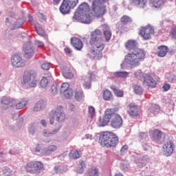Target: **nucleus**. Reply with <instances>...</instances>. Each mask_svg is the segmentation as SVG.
<instances>
[{"mask_svg":"<svg viewBox=\"0 0 176 176\" xmlns=\"http://www.w3.org/2000/svg\"><path fill=\"white\" fill-rule=\"evenodd\" d=\"M102 32L99 29H96L91 33V38L89 44L93 46V49L90 50L88 56L91 58L100 60L102 57V50L105 47V45L102 43Z\"/></svg>","mask_w":176,"mask_h":176,"instance_id":"obj_1","label":"nucleus"},{"mask_svg":"<svg viewBox=\"0 0 176 176\" xmlns=\"http://www.w3.org/2000/svg\"><path fill=\"white\" fill-rule=\"evenodd\" d=\"M145 60V52L144 50L136 48L132 53L126 54L124 57V62L129 64L131 68H135L140 65L141 61Z\"/></svg>","mask_w":176,"mask_h":176,"instance_id":"obj_2","label":"nucleus"},{"mask_svg":"<svg viewBox=\"0 0 176 176\" xmlns=\"http://www.w3.org/2000/svg\"><path fill=\"white\" fill-rule=\"evenodd\" d=\"M99 135V144L104 148H115L119 144V137L114 133H101Z\"/></svg>","mask_w":176,"mask_h":176,"instance_id":"obj_3","label":"nucleus"},{"mask_svg":"<svg viewBox=\"0 0 176 176\" xmlns=\"http://www.w3.org/2000/svg\"><path fill=\"white\" fill-rule=\"evenodd\" d=\"M21 83L27 89H32V87H36V85L38 84L36 72L34 70L25 72L23 76Z\"/></svg>","mask_w":176,"mask_h":176,"instance_id":"obj_4","label":"nucleus"},{"mask_svg":"<svg viewBox=\"0 0 176 176\" xmlns=\"http://www.w3.org/2000/svg\"><path fill=\"white\" fill-rule=\"evenodd\" d=\"M109 0H93L91 10L96 17H102L107 12L105 2Z\"/></svg>","mask_w":176,"mask_h":176,"instance_id":"obj_5","label":"nucleus"},{"mask_svg":"<svg viewBox=\"0 0 176 176\" xmlns=\"http://www.w3.org/2000/svg\"><path fill=\"white\" fill-rule=\"evenodd\" d=\"M59 123L61 122H64L65 120V113H64V108L63 106H58L56 109L52 110L50 113V124H53L54 123V118Z\"/></svg>","mask_w":176,"mask_h":176,"instance_id":"obj_6","label":"nucleus"},{"mask_svg":"<svg viewBox=\"0 0 176 176\" xmlns=\"http://www.w3.org/2000/svg\"><path fill=\"white\" fill-rule=\"evenodd\" d=\"M24 170L30 174H36L38 171L43 169V163L39 161H30L23 166Z\"/></svg>","mask_w":176,"mask_h":176,"instance_id":"obj_7","label":"nucleus"},{"mask_svg":"<svg viewBox=\"0 0 176 176\" xmlns=\"http://www.w3.org/2000/svg\"><path fill=\"white\" fill-rule=\"evenodd\" d=\"M139 35L144 39L149 41L152 38V35H155V28L151 25L141 27L139 31Z\"/></svg>","mask_w":176,"mask_h":176,"instance_id":"obj_8","label":"nucleus"},{"mask_svg":"<svg viewBox=\"0 0 176 176\" xmlns=\"http://www.w3.org/2000/svg\"><path fill=\"white\" fill-rule=\"evenodd\" d=\"M11 63L14 68L25 67V60L19 54H14L11 57Z\"/></svg>","mask_w":176,"mask_h":176,"instance_id":"obj_9","label":"nucleus"},{"mask_svg":"<svg viewBox=\"0 0 176 176\" xmlns=\"http://www.w3.org/2000/svg\"><path fill=\"white\" fill-rule=\"evenodd\" d=\"M90 13V7L87 3H82L78 8L77 11L74 13L73 19H78V16Z\"/></svg>","mask_w":176,"mask_h":176,"instance_id":"obj_10","label":"nucleus"},{"mask_svg":"<svg viewBox=\"0 0 176 176\" xmlns=\"http://www.w3.org/2000/svg\"><path fill=\"white\" fill-rule=\"evenodd\" d=\"M112 113H113L111 111V109H107L105 111L104 116L99 118V126L102 127L107 126V124L111 121V119H112Z\"/></svg>","mask_w":176,"mask_h":176,"instance_id":"obj_11","label":"nucleus"},{"mask_svg":"<svg viewBox=\"0 0 176 176\" xmlns=\"http://www.w3.org/2000/svg\"><path fill=\"white\" fill-rule=\"evenodd\" d=\"M111 120V125L113 129H120V126L123 124L122 117L115 113H112Z\"/></svg>","mask_w":176,"mask_h":176,"instance_id":"obj_12","label":"nucleus"},{"mask_svg":"<svg viewBox=\"0 0 176 176\" xmlns=\"http://www.w3.org/2000/svg\"><path fill=\"white\" fill-rule=\"evenodd\" d=\"M1 104L6 105V107H3L2 109L6 111V109H9V108L16 105V100L12 98L3 96L1 100Z\"/></svg>","mask_w":176,"mask_h":176,"instance_id":"obj_13","label":"nucleus"},{"mask_svg":"<svg viewBox=\"0 0 176 176\" xmlns=\"http://www.w3.org/2000/svg\"><path fill=\"white\" fill-rule=\"evenodd\" d=\"M162 150L166 156H171V154L174 152V142L173 141L165 142Z\"/></svg>","mask_w":176,"mask_h":176,"instance_id":"obj_14","label":"nucleus"},{"mask_svg":"<svg viewBox=\"0 0 176 176\" xmlns=\"http://www.w3.org/2000/svg\"><path fill=\"white\" fill-rule=\"evenodd\" d=\"M129 109L128 110V113L131 118H137L140 116V111L138 109V105L134 103H130L129 104Z\"/></svg>","mask_w":176,"mask_h":176,"instance_id":"obj_15","label":"nucleus"},{"mask_svg":"<svg viewBox=\"0 0 176 176\" xmlns=\"http://www.w3.org/2000/svg\"><path fill=\"white\" fill-rule=\"evenodd\" d=\"M74 9L68 3H67L65 0L61 3L59 10L62 14H69L71 12V10Z\"/></svg>","mask_w":176,"mask_h":176,"instance_id":"obj_16","label":"nucleus"},{"mask_svg":"<svg viewBox=\"0 0 176 176\" xmlns=\"http://www.w3.org/2000/svg\"><path fill=\"white\" fill-rule=\"evenodd\" d=\"M77 17L78 18H73V19L80 20V21L84 24H90V23H91V16H90V12L78 15Z\"/></svg>","mask_w":176,"mask_h":176,"instance_id":"obj_17","label":"nucleus"},{"mask_svg":"<svg viewBox=\"0 0 176 176\" xmlns=\"http://www.w3.org/2000/svg\"><path fill=\"white\" fill-rule=\"evenodd\" d=\"M143 84L146 87H150L151 89H153L156 87V81H155L151 76H145Z\"/></svg>","mask_w":176,"mask_h":176,"instance_id":"obj_18","label":"nucleus"},{"mask_svg":"<svg viewBox=\"0 0 176 176\" xmlns=\"http://www.w3.org/2000/svg\"><path fill=\"white\" fill-rule=\"evenodd\" d=\"M71 43L76 50L80 51L83 49V42L81 41L80 38L74 37L71 38Z\"/></svg>","mask_w":176,"mask_h":176,"instance_id":"obj_19","label":"nucleus"},{"mask_svg":"<svg viewBox=\"0 0 176 176\" xmlns=\"http://www.w3.org/2000/svg\"><path fill=\"white\" fill-rule=\"evenodd\" d=\"M23 50L25 52V54L28 58L34 56V48H32V45L31 43H28L24 45Z\"/></svg>","mask_w":176,"mask_h":176,"instance_id":"obj_20","label":"nucleus"},{"mask_svg":"<svg viewBox=\"0 0 176 176\" xmlns=\"http://www.w3.org/2000/svg\"><path fill=\"white\" fill-rule=\"evenodd\" d=\"M102 27L106 42H109V41H111V38L112 36V32H111V29L109 28V26H108V25L107 24L102 25Z\"/></svg>","mask_w":176,"mask_h":176,"instance_id":"obj_21","label":"nucleus"},{"mask_svg":"<svg viewBox=\"0 0 176 176\" xmlns=\"http://www.w3.org/2000/svg\"><path fill=\"white\" fill-rule=\"evenodd\" d=\"M158 52H157V56L158 57H166L167 53H168V47L166 45H160L157 47Z\"/></svg>","mask_w":176,"mask_h":176,"instance_id":"obj_22","label":"nucleus"},{"mask_svg":"<svg viewBox=\"0 0 176 176\" xmlns=\"http://www.w3.org/2000/svg\"><path fill=\"white\" fill-rule=\"evenodd\" d=\"M75 93V98L77 101H80L83 97V91H82V88L80 87V85L76 84L74 87Z\"/></svg>","mask_w":176,"mask_h":176,"instance_id":"obj_23","label":"nucleus"},{"mask_svg":"<svg viewBox=\"0 0 176 176\" xmlns=\"http://www.w3.org/2000/svg\"><path fill=\"white\" fill-rule=\"evenodd\" d=\"M146 2L147 0H131V3L134 5V6H137L138 8H141L144 9V8H146Z\"/></svg>","mask_w":176,"mask_h":176,"instance_id":"obj_24","label":"nucleus"},{"mask_svg":"<svg viewBox=\"0 0 176 176\" xmlns=\"http://www.w3.org/2000/svg\"><path fill=\"white\" fill-rule=\"evenodd\" d=\"M45 107H46V102L43 100H41L34 105L33 111L34 112H39V111H42Z\"/></svg>","mask_w":176,"mask_h":176,"instance_id":"obj_25","label":"nucleus"},{"mask_svg":"<svg viewBox=\"0 0 176 176\" xmlns=\"http://www.w3.org/2000/svg\"><path fill=\"white\" fill-rule=\"evenodd\" d=\"M138 43L135 40H129L125 43V47L127 50H133L137 47Z\"/></svg>","mask_w":176,"mask_h":176,"instance_id":"obj_26","label":"nucleus"},{"mask_svg":"<svg viewBox=\"0 0 176 176\" xmlns=\"http://www.w3.org/2000/svg\"><path fill=\"white\" fill-rule=\"evenodd\" d=\"M69 157L72 160H76V159L80 157V153H79L78 150L73 148L69 153Z\"/></svg>","mask_w":176,"mask_h":176,"instance_id":"obj_27","label":"nucleus"},{"mask_svg":"<svg viewBox=\"0 0 176 176\" xmlns=\"http://www.w3.org/2000/svg\"><path fill=\"white\" fill-rule=\"evenodd\" d=\"M57 151V146L51 145L49 146L47 148H45L43 151V154L47 156V155H50V153H53V152H56Z\"/></svg>","mask_w":176,"mask_h":176,"instance_id":"obj_28","label":"nucleus"},{"mask_svg":"<svg viewBox=\"0 0 176 176\" xmlns=\"http://www.w3.org/2000/svg\"><path fill=\"white\" fill-rule=\"evenodd\" d=\"M152 139L153 141H156V142L164 141V135L162 133H153Z\"/></svg>","mask_w":176,"mask_h":176,"instance_id":"obj_29","label":"nucleus"},{"mask_svg":"<svg viewBox=\"0 0 176 176\" xmlns=\"http://www.w3.org/2000/svg\"><path fill=\"white\" fill-rule=\"evenodd\" d=\"M103 99L104 101H111V100L113 99V94L109 89H105L103 93Z\"/></svg>","mask_w":176,"mask_h":176,"instance_id":"obj_30","label":"nucleus"},{"mask_svg":"<svg viewBox=\"0 0 176 176\" xmlns=\"http://www.w3.org/2000/svg\"><path fill=\"white\" fill-rule=\"evenodd\" d=\"M62 74L64 78H66L67 79H71V78H74V74L71 72V69L69 68L63 69L62 70Z\"/></svg>","mask_w":176,"mask_h":176,"instance_id":"obj_31","label":"nucleus"},{"mask_svg":"<svg viewBox=\"0 0 176 176\" xmlns=\"http://www.w3.org/2000/svg\"><path fill=\"white\" fill-rule=\"evenodd\" d=\"M151 3L154 8L159 9L164 4V0H151Z\"/></svg>","mask_w":176,"mask_h":176,"instance_id":"obj_32","label":"nucleus"},{"mask_svg":"<svg viewBox=\"0 0 176 176\" xmlns=\"http://www.w3.org/2000/svg\"><path fill=\"white\" fill-rule=\"evenodd\" d=\"M78 163L79 168L77 169V173L82 174V173H83V170H85V168L86 167V162L80 160Z\"/></svg>","mask_w":176,"mask_h":176,"instance_id":"obj_33","label":"nucleus"},{"mask_svg":"<svg viewBox=\"0 0 176 176\" xmlns=\"http://www.w3.org/2000/svg\"><path fill=\"white\" fill-rule=\"evenodd\" d=\"M120 21L122 24L126 25V24H130V23H131V21H133L131 20V18L130 16L127 15H124L121 17Z\"/></svg>","mask_w":176,"mask_h":176,"instance_id":"obj_34","label":"nucleus"},{"mask_svg":"<svg viewBox=\"0 0 176 176\" xmlns=\"http://www.w3.org/2000/svg\"><path fill=\"white\" fill-rule=\"evenodd\" d=\"M50 91L53 94V96H56V94L58 93V85H57L56 82H54L51 86Z\"/></svg>","mask_w":176,"mask_h":176,"instance_id":"obj_35","label":"nucleus"},{"mask_svg":"<svg viewBox=\"0 0 176 176\" xmlns=\"http://www.w3.org/2000/svg\"><path fill=\"white\" fill-rule=\"evenodd\" d=\"M28 102L25 99H22L19 102L16 104V109H23L25 105H27Z\"/></svg>","mask_w":176,"mask_h":176,"instance_id":"obj_36","label":"nucleus"},{"mask_svg":"<svg viewBox=\"0 0 176 176\" xmlns=\"http://www.w3.org/2000/svg\"><path fill=\"white\" fill-rule=\"evenodd\" d=\"M2 173L3 175L10 176L12 175V174H13V170H12L10 168L5 166L2 169Z\"/></svg>","mask_w":176,"mask_h":176,"instance_id":"obj_37","label":"nucleus"},{"mask_svg":"<svg viewBox=\"0 0 176 176\" xmlns=\"http://www.w3.org/2000/svg\"><path fill=\"white\" fill-rule=\"evenodd\" d=\"M35 28H36V32H37L38 35H39L40 36H45V35H46L45 30H43L42 29V27L39 26V25H36Z\"/></svg>","mask_w":176,"mask_h":176,"instance_id":"obj_38","label":"nucleus"},{"mask_svg":"<svg viewBox=\"0 0 176 176\" xmlns=\"http://www.w3.org/2000/svg\"><path fill=\"white\" fill-rule=\"evenodd\" d=\"M111 89L113 90L114 94H116L117 97H123L124 96L123 91L120 89H118V88L115 87H111Z\"/></svg>","mask_w":176,"mask_h":176,"instance_id":"obj_39","label":"nucleus"},{"mask_svg":"<svg viewBox=\"0 0 176 176\" xmlns=\"http://www.w3.org/2000/svg\"><path fill=\"white\" fill-rule=\"evenodd\" d=\"M67 3L70 5V6L74 9L76 6H77L78 3H79V0H64Z\"/></svg>","mask_w":176,"mask_h":176,"instance_id":"obj_40","label":"nucleus"},{"mask_svg":"<svg viewBox=\"0 0 176 176\" xmlns=\"http://www.w3.org/2000/svg\"><path fill=\"white\" fill-rule=\"evenodd\" d=\"M69 89V84L68 82H63L60 87V93H65Z\"/></svg>","mask_w":176,"mask_h":176,"instance_id":"obj_41","label":"nucleus"},{"mask_svg":"<svg viewBox=\"0 0 176 176\" xmlns=\"http://www.w3.org/2000/svg\"><path fill=\"white\" fill-rule=\"evenodd\" d=\"M133 90L134 93H135V94H138L139 96H141V94H142V91H144L142 87H141L140 85H135Z\"/></svg>","mask_w":176,"mask_h":176,"instance_id":"obj_42","label":"nucleus"},{"mask_svg":"<svg viewBox=\"0 0 176 176\" xmlns=\"http://www.w3.org/2000/svg\"><path fill=\"white\" fill-rule=\"evenodd\" d=\"M65 98H71L72 97V89L69 88V89L66 90L65 92L62 93Z\"/></svg>","mask_w":176,"mask_h":176,"instance_id":"obj_43","label":"nucleus"},{"mask_svg":"<svg viewBox=\"0 0 176 176\" xmlns=\"http://www.w3.org/2000/svg\"><path fill=\"white\" fill-rule=\"evenodd\" d=\"M135 76L139 80H142V79H144L145 76H144V73L141 72L140 70L135 72Z\"/></svg>","mask_w":176,"mask_h":176,"instance_id":"obj_44","label":"nucleus"},{"mask_svg":"<svg viewBox=\"0 0 176 176\" xmlns=\"http://www.w3.org/2000/svg\"><path fill=\"white\" fill-rule=\"evenodd\" d=\"M116 76H119L120 78H126V76H129V73L127 72H117L116 73Z\"/></svg>","mask_w":176,"mask_h":176,"instance_id":"obj_45","label":"nucleus"},{"mask_svg":"<svg viewBox=\"0 0 176 176\" xmlns=\"http://www.w3.org/2000/svg\"><path fill=\"white\" fill-rule=\"evenodd\" d=\"M88 174L89 176H98V175H99L98 169L92 168V169L89 170Z\"/></svg>","mask_w":176,"mask_h":176,"instance_id":"obj_46","label":"nucleus"},{"mask_svg":"<svg viewBox=\"0 0 176 176\" xmlns=\"http://www.w3.org/2000/svg\"><path fill=\"white\" fill-rule=\"evenodd\" d=\"M48 83L49 80H47V78H46V77H43L40 82L41 87H46Z\"/></svg>","mask_w":176,"mask_h":176,"instance_id":"obj_47","label":"nucleus"},{"mask_svg":"<svg viewBox=\"0 0 176 176\" xmlns=\"http://www.w3.org/2000/svg\"><path fill=\"white\" fill-rule=\"evenodd\" d=\"M89 113H90V118L91 120H93V118H94V116H96V109H94V107H90L89 108Z\"/></svg>","mask_w":176,"mask_h":176,"instance_id":"obj_48","label":"nucleus"},{"mask_svg":"<svg viewBox=\"0 0 176 176\" xmlns=\"http://www.w3.org/2000/svg\"><path fill=\"white\" fill-rule=\"evenodd\" d=\"M170 36H171L172 39L176 40V26L172 28L170 32Z\"/></svg>","mask_w":176,"mask_h":176,"instance_id":"obj_49","label":"nucleus"},{"mask_svg":"<svg viewBox=\"0 0 176 176\" xmlns=\"http://www.w3.org/2000/svg\"><path fill=\"white\" fill-rule=\"evenodd\" d=\"M42 69H44L45 71H47L48 69H50V63H44L41 65Z\"/></svg>","mask_w":176,"mask_h":176,"instance_id":"obj_50","label":"nucleus"},{"mask_svg":"<svg viewBox=\"0 0 176 176\" xmlns=\"http://www.w3.org/2000/svg\"><path fill=\"white\" fill-rule=\"evenodd\" d=\"M38 17L39 21H41V23H43V21H46V17L43 15V14L38 13Z\"/></svg>","mask_w":176,"mask_h":176,"instance_id":"obj_51","label":"nucleus"},{"mask_svg":"<svg viewBox=\"0 0 176 176\" xmlns=\"http://www.w3.org/2000/svg\"><path fill=\"white\" fill-rule=\"evenodd\" d=\"M54 170L56 174H58V173H61L62 171L61 166L58 165L55 166Z\"/></svg>","mask_w":176,"mask_h":176,"instance_id":"obj_52","label":"nucleus"},{"mask_svg":"<svg viewBox=\"0 0 176 176\" xmlns=\"http://www.w3.org/2000/svg\"><path fill=\"white\" fill-rule=\"evenodd\" d=\"M170 87H171V85H170V84L165 83L163 85L164 91H168V90H170Z\"/></svg>","mask_w":176,"mask_h":176,"instance_id":"obj_53","label":"nucleus"},{"mask_svg":"<svg viewBox=\"0 0 176 176\" xmlns=\"http://www.w3.org/2000/svg\"><path fill=\"white\" fill-rule=\"evenodd\" d=\"M127 149H129V146L127 145H124L120 150L121 153H124V152H126V151H127Z\"/></svg>","mask_w":176,"mask_h":176,"instance_id":"obj_54","label":"nucleus"},{"mask_svg":"<svg viewBox=\"0 0 176 176\" xmlns=\"http://www.w3.org/2000/svg\"><path fill=\"white\" fill-rule=\"evenodd\" d=\"M36 45H37V46H38L39 47H43V46H45V44L42 43V41H36Z\"/></svg>","mask_w":176,"mask_h":176,"instance_id":"obj_55","label":"nucleus"},{"mask_svg":"<svg viewBox=\"0 0 176 176\" xmlns=\"http://www.w3.org/2000/svg\"><path fill=\"white\" fill-rule=\"evenodd\" d=\"M65 53H66V54H71L72 53V50L69 47H66L65 48Z\"/></svg>","mask_w":176,"mask_h":176,"instance_id":"obj_56","label":"nucleus"},{"mask_svg":"<svg viewBox=\"0 0 176 176\" xmlns=\"http://www.w3.org/2000/svg\"><path fill=\"white\" fill-rule=\"evenodd\" d=\"M41 123L43 126H44V127L46 126V121L45 120H42Z\"/></svg>","mask_w":176,"mask_h":176,"instance_id":"obj_57","label":"nucleus"},{"mask_svg":"<svg viewBox=\"0 0 176 176\" xmlns=\"http://www.w3.org/2000/svg\"><path fill=\"white\" fill-rule=\"evenodd\" d=\"M60 1L61 0H53V2L54 5H58V3H60Z\"/></svg>","mask_w":176,"mask_h":176,"instance_id":"obj_58","label":"nucleus"},{"mask_svg":"<svg viewBox=\"0 0 176 176\" xmlns=\"http://www.w3.org/2000/svg\"><path fill=\"white\" fill-rule=\"evenodd\" d=\"M85 137H86L87 140H89V138H91V135H90L89 133H87L85 135Z\"/></svg>","mask_w":176,"mask_h":176,"instance_id":"obj_59","label":"nucleus"},{"mask_svg":"<svg viewBox=\"0 0 176 176\" xmlns=\"http://www.w3.org/2000/svg\"><path fill=\"white\" fill-rule=\"evenodd\" d=\"M154 133H162V131H160L159 129H155Z\"/></svg>","mask_w":176,"mask_h":176,"instance_id":"obj_60","label":"nucleus"},{"mask_svg":"<svg viewBox=\"0 0 176 176\" xmlns=\"http://www.w3.org/2000/svg\"><path fill=\"white\" fill-rule=\"evenodd\" d=\"M34 151H35V152H40V151H41V149H40L39 148H36L34 149Z\"/></svg>","mask_w":176,"mask_h":176,"instance_id":"obj_61","label":"nucleus"},{"mask_svg":"<svg viewBox=\"0 0 176 176\" xmlns=\"http://www.w3.org/2000/svg\"><path fill=\"white\" fill-rule=\"evenodd\" d=\"M115 176H123L122 173H117Z\"/></svg>","mask_w":176,"mask_h":176,"instance_id":"obj_62","label":"nucleus"},{"mask_svg":"<svg viewBox=\"0 0 176 176\" xmlns=\"http://www.w3.org/2000/svg\"><path fill=\"white\" fill-rule=\"evenodd\" d=\"M29 21H32V16H29Z\"/></svg>","mask_w":176,"mask_h":176,"instance_id":"obj_63","label":"nucleus"},{"mask_svg":"<svg viewBox=\"0 0 176 176\" xmlns=\"http://www.w3.org/2000/svg\"><path fill=\"white\" fill-rule=\"evenodd\" d=\"M123 67H124V62L121 64V67L123 69Z\"/></svg>","mask_w":176,"mask_h":176,"instance_id":"obj_64","label":"nucleus"}]
</instances>
